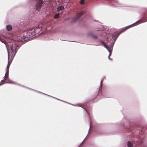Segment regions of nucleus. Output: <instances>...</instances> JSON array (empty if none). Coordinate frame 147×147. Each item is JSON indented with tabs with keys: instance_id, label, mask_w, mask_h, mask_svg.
<instances>
[{
	"instance_id": "obj_2",
	"label": "nucleus",
	"mask_w": 147,
	"mask_h": 147,
	"mask_svg": "<svg viewBox=\"0 0 147 147\" xmlns=\"http://www.w3.org/2000/svg\"><path fill=\"white\" fill-rule=\"evenodd\" d=\"M11 50V54L14 56H15L18 50L19 49V45L16 43H14L10 47Z\"/></svg>"
},
{
	"instance_id": "obj_11",
	"label": "nucleus",
	"mask_w": 147,
	"mask_h": 147,
	"mask_svg": "<svg viewBox=\"0 0 147 147\" xmlns=\"http://www.w3.org/2000/svg\"><path fill=\"white\" fill-rule=\"evenodd\" d=\"M34 90L35 91H36V92H38V93H42V94H44L48 96H49L51 97H53V98H55V99H57V100H61V101H63V102H65V101H63V100H60L59 99H58V98H55V97H53V96H50V95H48V94H44V93H42V92H39V91H36V90Z\"/></svg>"
},
{
	"instance_id": "obj_7",
	"label": "nucleus",
	"mask_w": 147,
	"mask_h": 147,
	"mask_svg": "<svg viewBox=\"0 0 147 147\" xmlns=\"http://www.w3.org/2000/svg\"><path fill=\"white\" fill-rule=\"evenodd\" d=\"M100 42L104 46V47L107 49L109 53V57H110L111 54V52L110 50L109 49L107 46L105 44V43L103 41L100 40Z\"/></svg>"
},
{
	"instance_id": "obj_22",
	"label": "nucleus",
	"mask_w": 147,
	"mask_h": 147,
	"mask_svg": "<svg viewBox=\"0 0 147 147\" xmlns=\"http://www.w3.org/2000/svg\"><path fill=\"white\" fill-rule=\"evenodd\" d=\"M90 126L91 125V121H90Z\"/></svg>"
},
{
	"instance_id": "obj_21",
	"label": "nucleus",
	"mask_w": 147,
	"mask_h": 147,
	"mask_svg": "<svg viewBox=\"0 0 147 147\" xmlns=\"http://www.w3.org/2000/svg\"><path fill=\"white\" fill-rule=\"evenodd\" d=\"M7 83H12L11 82H8Z\"/></svg>"
},
{
	"instance_id": "obj_5",
	"label": "nucleus",
	"mask_w": 147,
	"mask_h": 147,
	"mask_svg": "<svg viewBox=\"0 0 147 147\" xmlns=\"http://www.w3.org/2000/svg\"><path fill=\"white\" fill-rule=\"evenodd\" d=\"M43 2L40 0L37 2L36 7V9L38 11H39L42 5Z\"/></svg>"
},
{
	"instance_id": "obj_12",
	"label": "nucleus",
	"mask_w": 147,
	"mask_h": 147,
	"mask_svg": "<svg viewBox=\"0 0 147 147\" xmlns=\"http://www.w3.org/2000/svg\"><path fill=\"white\" fill-rule=\"evenodd\" d=\"M128 147H131L133 146V143L131 141H129L127 142Z\"/></svg>"
},
{
	"instance_id": "obj_15",
	"label": "nucleus",
	"mask_w": 147,
	"mask_h": 147,
	"mask_svg": "<svg viewBox=\"0 0 147 147\" xmlns=\"http://www.w3.org/2000/svg\"><path fill=\"white\" fill-rule=\"evenodd\" d=\"M80 4L82 5L84 3V0H80Z\"/></svg>"
},
{
	"instance_id": "obj_18",
	"label": "nucleus",
	"mask_w": 147,
	"mask_h": 147,
	"mask_svg": "<svg viewBox=\"0 0 147 147\" xmlns=\"http://www.w3.org/2000/svg\"><path fill=\"white\" fill-rule=\"evenodd\" d=\"M0 40L2 42H4L3 40V39H1L0 38Z\"/></svg>"
},
{
	"instance_id": "obj_20",
	"label": "nucleus",
	"mask_w": 147,
	"mask_h": 147,
	"mask_svg": "<svg viewBox=\"0 0 147 147\" xmlns=\"http://www.w3.org/2000/svg\"><path fill=\"white\" fill-rule=\"evenodd\" d=\"M133 142L134 143H135V142H137V141H135L134 140L133 141Z\"/></svg>"
},
{
	"instance_id": "obj_17",
	"label": "nucleus",
	"mask_w": 147,
	"mask_h": 147,
	"mask_svg": "<svg viewBox=\"0 0 147 147\" xmlns=\"http://www.w3.org/2000/svg\"><path fill=\"white\" fill-rule=\"evenodd\" d=\"M86 111L87 112V113L88 114V115L89 116V114L88 111L87 110H86Z\"/></svg>"
},
{
	"instance_id": "obj_23",
	"label": "nucleus",
	"mask_w": 147,
	"mask_h": 147,
	"mask_svg": "<svg viewBox=\"0 0 147 147\" xmlns=\"http://www.w3.org/2000/svg\"><path fill=\"white\" fill-rule=\"evenodd\" d=\"M102 81H101V82H100V84H101V83H102Z\"/></svg>"
},
{
	"instance_id": "obj_13",
	"label": "nucleus",
	"mask_w": 147,
	"mask_h": 147,
	"mask_svg": "<svg viewBox=\"0 0 147 147\" xmlns=\"http://www.w3.org/2000/svg\"><path fill=\"white\" fill-rule=\"evenodd\" d=\"M6 27V29L8 31L10 30L12 28V26L10 25H7Z\"/></svg>"
},
{
	"instance_id": "obj_8",
	"label": "nucleus",
	"mask_w": 147,
	"mask_h": 147,
	"mask_svg": "<svg viewBox=\"0 0 147 147\" xmlns=\"http://www.w3.org/2000/svg\"><path fill=\"white\" fill-rule=\"evenodd\" d=\"M64 10V7L63 5H61L58 7L57 8V11L58 12H61V13H63Z\"/></svg>"
},
{
	"instance_id": "obj_26",
	"label": "nucleus",
	"mask_w": 147,
	"mask_h": 147,
	"mask_svg": "<svg viewBox=\"0 0 147 147\" xmlns=\"http://www.w3.org/2000/svg\"><path fill=\"white\" fill-rule=\"evenodd\" d=\"M1 85V84H0V85Z\"/></svg>"
},
{
	"instance_id": "obj_4",
	"label": "nucleus",
	"mask_w": 147,
	"mask_h": 147,
	"mask_svg": "<svg viewBox=\"0 0 147 147\" xmlns=\"http://www.w3.org/2000/svg\"><path fill=\"white\" fill-rule=\"evenodd\" d=\"M114 35H112V36L110 38H108V40L109 41V39L110 40V43L111 44L110 46L112 48L113 47L114 44L116 40V38H113Z\"/></svg>"
},
{
	"instance_id": "obj_14",
	"label": "nucleus",
	"mask_w": 147,
	"mask_h": 147,
	"mask_svg": "<svg viewBox=\"0 0 147 147\" xmlns=\"http://www.w3.org/2000/svg\"><path fill=\"white\" fill-rule=\"evenodd\" d=\"M59 13H58L56 14L55 15L54 17V18H57L59 17Z\"/></svg>"
},
{
	"instance_id": "obj_25",
	"label": "nucleus",
	"mask_w": 147,
	"mask_h": 147,
	"mask_svg": "<svg viewBox=\"0 0 147 147\" xmlns=\"http://www.w3.org/2000/svg\"><path fill=\"white\" fill-rule=\"evenodd\" d=\"M30 89L31 90H33L32 89Z\"/></svg>"
},
{
	"instance_id": "obj_19",
	"label": "nucleus",
	"mask_w": 147,
	"mask_h": 147,
	"mask_svg": "<svg viewBox=\"0 0 147 147\" xmlns=\"http://www.w3.org/2000/svg\"><path fill=\"white\" fill-rule=\"evenodd\" d=\"M110 57H109V56H108V58L110 60H112V59L110 58Z\"/></svg>"
},
{
	"instance_id": "obj_24",
	"label": "nucleus",
	"mask_w": 147,
	"mask_h": 147,
	"mask_svg": "<svg viewBox=\"0 0 147 147\" xmlns=\"http://www.w3.org/2000/svg\"><path fill=\"white\" fill-rule=\"evenodd\" d=\"M90 129V128H89V130H88V132H89V131Z\"/></svg>"
},
{
	"instance_id": "obj_1",
	"label": "nucleus",
	"mask_w": 147,
	"mask_h": 147,
	"mask_svg": "<svg viewBox=\"0 0 147 147\" xmlns=\"http://www.w3.org/2000/svg\"><path fill=\"white\" fill-rule=\"evenodd\" d=\"M41 31L40 28H38L36 29L30 28L28 31H25L23 36L22 38L24 40L30 39L38 36L40 31Z\"/></svg>"
},
{
	"instance_id": "obj_9",
	"label": "nucleus",
	"mask_w": 147,
	"mask_h": 147,
	"mask_svg": "<svg viewBox=\"0 0 147 147\" xmlns=\"http://www.w3.org/2000/svg\"><path fill=\"white\" fill-rule=\"evenodd\" d=\"M9 61H8V64H9ZM9 66L8 65H8L7 67H6V72L5 74V76H4V79L1 80V82H2V81H3L5 79V78L7 76H6L7 74H8V73H9Z\"/></svg>"
},
{
	"instance_id": "obj_6",
	"label": "nucleus",
	"mask_w": 147,
	"mask_h": 147,
	"mask_svg": "<svg viewBox=\"0 0 147 147\" xmlns=\"http://www.w3.org/2000/svg\"><path fill=\"white\" fill-rule=\"evenodd\" d=\"M84 13V12L81 11L77 14L76 16L74 17L73 19V21L75 22Z\"/></svg>"
},
{
	"instance_id": "obj_3",
	"label": "nucleus",
	"mask_w": 147,
	"mask_h": 147,
	"mask_svg": "<svg viewBox=\"0 0 147 147\" xmlns=\"http://www.w3.org/2000/svg\"><path fill=\"white\" fill-rule=\"evenodd\" d=\"M142 21L141 20H139L138 21H137V22H136L135 23L133 24H131L130 25H129L126 27H125L124 28H123V29L121 31V32L119 33V34H118V36L122 32H123L125 31L127 29H128L130 28L133 26H136L139 24H140L141 23H142Z\"/></svg>"
},
{
	"instance_id": "obj_16",
	"label": "nucleus",
	"mask_w": 147,
	"mask_h": 147,
	"mask_svg": "<svg viewBox=\"0 0 147 147\" xmlns=\"http://www.w3.org/2000/svg\"><path fill=\"white\" fill-rule=\"evenodd\" d=\"M92 38H94L97 39V36H94L93 35H92Z\"/></svg>"
},
{
	"instance_id": "obj_10",
	"label": "nucleus",
	"mask_w": 147,
	"mask_h": 147,
	"mask_svg": "<svg viewBox=\"0 0 147 147\" xmlns=\"http://www.w3.org/2000/svg\"><path fill=\"white\" fill-rule=\"evenodd\" d=\"M112 4L116 6H120V5L119 4L118 1L117 0H115L112 2Z\"/></svg>"
}]
</instances>
